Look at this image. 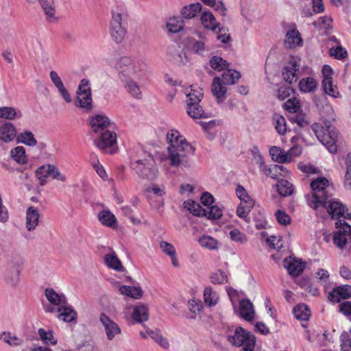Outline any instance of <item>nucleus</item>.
Segmentation results:
<instances>
[{
  "label": "nucleus",
  "mask_w": 351,
  "mask_h": 351,
  "mask_svg": "<svg viewBox=\"0 0 351 351\" xmlns=\"http://www.w3.org/2000/svg\"><path fill=\"white\" fill-rule=\"evenodd\" d=\"M322 208L327 210L332 218L339 219L341 217L345 219L351 218V215L348 213V210L345 206L339 199H333L332 197L327 199L326 206Z\"/></svg>",
  "instance_id": "11"
},
{
  "label": "nucleus",
  "mask_w": 351,
  "mask_h": 351,
  "mask_svg": "<svg viewBox=\"0 0 351 351\" xmlns=\"http://www.w3.org/2000/svg\"><path fill=\"white\" fill-rule=\"evenodd\" d=\"M302 44V39L300 34L295 28L290 29L287 32L285 45L287 48L293 49Z\"/></svg>",
  "instance_id": "19"
},
{
  "label": "nucleus",
  "mask_w": 351,
  "mask_h": 351,
  "mask_svg": "<svg viewBox=\"0 0 351 351\" xmlns=\"http://www.w3.org/2000/svg\"><path fill=\"white\" fill-rule=\"evenodd\" d=\"M311 197L308 199V205L314 210L319 207H326L327 199L332 196V189L329 186L328 180L324 177H319L311 183Z\"/></svg>",
  "instance_id": "3"
},
{
  "label": "nucleus",
  "mask_w": 351,
  "mask_h": 351,
  "mask_svg": "<svg viewBox=\"0 0 351 351\" xmlns=\"http://www.w3.org/2000/svg\"><path fill=\"white\" fill-rule=\"evenodd\" d=\"M47 22L53 23L58 20L56 16V5L53 0H38Z\"/></svg>",
  "instance_id": "16"
},
{
  "label": "nucleus",
  "mask_w": 351,
  "mask_h": 351,
  "mask_svg": "<svg viewBox=\"0 0 351 351\" xmlns=\"http://www.w3.org/2000/svg\"><path fill=\"white\" fill-rule=\"evenodd\" d=\"M204 216L210 219H219L222 216V210L217 206H212L206 209V215Z\"/></svg>",
  "instance_id": "56"
},
{
  "label": "nucleus",
  "mask_w": 351,
  "mask_h": 351,
  "mask_svg": "<svg viewBox=\"0 0 351 351\" xmlns=\"http://www.w3.org/2000/svg\"><path fill=\"white\" fill-rule=\"evenodd\" d=\"M147 333L160 347L164 349L169 348V344L168 340L161 335L159 330H152L147 329Z\"/></svg>",
  "instance_id": "40"
},
{
  "label": "nucleus",
  "mask_w": 351,
  "mask_h": 351,
  "mask_svg": "<svg viewBox=\"0 0 351 351\" xmlns=\"http://www.w3.org/2000/svg\"><path fill=\"white\" fill-rule=\"evenodd\" d=\"M202 8L200 3H191L184 6L181 10V15L183 18L191 19L197 16Z\"/></svg>",
  "instance_id": "29"
},
{
  "label": "nucleus",
  "mask_w": 351,
  "mask_h": 351,
  "mask_svg": "<svg viewBox=\"0 0 351 351\" xmlns=\"http://www.w3.org/2000/svg\"><path fill=\"white\" fill-rule=\"evenodd\" d=\"M111 122L109 118L103 114H96L90 120V125L94 133L101 134L102 132L109 130L111 127Z\"/></svg>",
  "instance_id": "13"
},
{
  "label": "nucleus",
  "mask_w": 351,
  "mask_h": 351,
  "mask_svg": "<svg viewBox=\"0 0 351 351\" xmlns=\"http://www.w3.org/2000/svg\"><path fill=\"white\" fill-rule=\"evenodd\" d=\"M339 311L351 322V301H344L339 305Z\"/></svg>",
  "instance_id": "62"
},
{
  "label": "nucleus",
  "mask_w": 351,
  "mask_h": 351,
  "mask_svg": "<svg viewBox=\"0 0 351 351\" xmlns=\"http://www.w3.org/2000/svg\"><path fill=\"white\" fill-rule=\"evenodd\" d=\"M11 157L18 163L24 164L27 161L25 149L22 146H18L11 151Z\"/></svg>",
  "instance_id": "48"
},
{
  "label": "nucleus",
  "mask_w": 351,
  "mask_h": 351,
  "mask_svg": "<svg viewBox=\"0 0 351 351\" xmlns=\"http://www.w3.org/2000/svg\"><path fill=\"white\" fill-rule=\"evenodd\" d=\"M269 154L272 159L278 163L290 162V159L287 158V152L279 147L272 146L269 149Z\"/></svg>",
  "instance_id": "31"
},
{
  "label": "nucleus",
  "mask_w": 351,
  "mask_h": 351,
  "mask_svg": "<svg viewBox=\"0 0 351 351\" xmlns=\"http://www.w3.org/2000/svg\"><path fill=\"white\" fill-rule=\"evenodd\" d=\"M119 291L122 295L134 299H140L143 295V290L139 287L122 285L119 287Z\"/></svg>",
  "instance_id": "33"
},
{
  "label": "nucleus",
  "mask_w": 351,
  "mask_h": 351,
  "mask_svg": "<svg viewBox=\"0 0 351 351\" xmlns=\"http://www.w3.org/2000/svg\"><path fill=\"white\" fill-rule=\"evenodd\" d=\"M239 315L247 322L254 318V306L250 300L243 299L239 302Z\"/></svg>",
  "instance_id": "17"
},
{
  "label": "nucleus",
  "mask_w": 351,
  "mask_h": 351,
  "mask_svg": "<svg viewBox=\"0 0 351 351\" xmlns=\"http://www.w3.org/2000/svg\"><path fill=\"white\" fill-rule=\"evenodd\" d=\"M21 270L19 266L10 265L7 269L5 274L6 282L12 287H15L19 282Z\"/></svg>",
  "instance_id": "24"
},
{
  "label": "nucleus",
  "mask_w": 351,
  "mask_h": 351,
  "mask_svg": "<svg viewBox=\"0 0 351 351\" xmlns=\"http://www.w3.org/2000/svg\"><path fill=\"white\" fill-rule=\"evenodd\" d=\"M103 324L108 340H112L116 335L121 333V328L105 313H101L99 317Z\"/></svg>",
  "instance_id": "15"
},
{
  "label": "nucleus",
  "mask_w": 351,
  "mask_h": 351,
  "mask_svg": "<svg viewBox=\"0 0 351 351\" xmlns=\"http://www.w3.org/2000/svg\"><path fill=\"white\" fill-rule=\"evenodd\" d=\"M210 67L217 71H221L228 69L229 63L221 57L215 56L210 60Z\"/></svg>",
  "instance_id": "45"
},
{
  "label": "nucleus",
  "mask_w": 351,
  "mask_h": 351,
  "mask_svg": "<svg viewBox=\"0 0 351 351\" xmlns=\"http://www.w3.org/2000/svg\"><path fill=\"white\" fill-rule=\"evenodd\" d=\"M299 89L302 93H312L317 88V82L311 77H304L298 84Z\"/></svg>",
  "instance_id": "30"
},
{
  "label": "nucleus",
  "mask_w": 351,
  "mask_h": 351,
  "mask_svg": "<svg viewBox=\"0 0 351 351\" xmlns=\"http://www.w3.org/2000/svg\"><path fill=\"white\" fill-rule=\"evenodd\" d=\"M236 194L237 196L241 200V202L247 203L250 201H254L248 195L246 190L241 185H239L236 189Z\"/></svg>",
  "instance_id": "63"
},
{
  "label": "nucleus",
  "mask_w": 351,
  "mask_h": 351,
  "mask_svg": "<svg viewBox=\"0 0 351 351\" xmlns=\"http://www.w3.org/2000/svg\"><path fill=\"white\" fill-rule=\"evenodd\" d=\"M322 86L326 94L336 97L337 87L332 84V77H324Z\"/></svg>",
  "instance_id": "53"
},
{
  "label": "nucleus",
  "mask_w": 351,
  "mask_h": 351,
  "mask_svg": "<svg viewBox=\"0 0 351 351\" xmlns=\"http://www.w3.org/2000/svg\"><path fill=\"white\" fill-rule=\"evenodd\" d=\"M332 20L331 17L328 16H324L323 17H320L318 20L314 21L313 25L315 27H323L326 29H331Z\"/></svg>",
  "instance_id": "54"
},
{
  "label": "nucleus",
  "mask_w": 351,
  "mask_h": 351,
  "mask_svg": "<svg viewBox=\"0 0 351 351\" xmlns=\"http://www.w3.org/2000/svg\"><path fill=\"white\" fill-rule=\"evenodd\" d=\"M16 136V130L10 123H5L0 125V140L5 143H9L14 139Z\"/></svg>",
  "instance_id": "20"
},
{
  "label": "nucleus",
  "mask_w": 351,
  "mask_h": 351,
  "mask_svg": "<svg viewBox=\"0 0 351 351\" xmlns=\"http://www.w3.org/2000/svg\"><path fill=\"white\" fill-rule=\"evenodd\" d=\"M241 78L239 72L228 69L222 74L221 80L219 77H215L212 83L211 90L213 95L216 97L217 102L223 101L226 98L227 88L224 85H232Z\"/></svg>",
  "instance_id": "6"
},
{
  "label": "nucleus",
  "mask_w": 351,
  "mask_h": 351,
  "mask_svg": "<svg viewBox=\"0 0 351 351\" xmlns=\"http://www.w3.org/2000/svg\"><path fill=\"white\" fill-rule=\"evenodd\" d=\"M201 22L204 28L215 31L219 24L216 22L215 18L210 12L204 11L201 15Z\"/></svg>",
  "instance_id": "32"
},
{
  "label": "nucleus",
  "mask_w": 351,
  "mask_h": 351,
  "mask_svg": "<svg viewBox=\"0 0 351 351\" xmlns=\"http://www.w3.org/2000/svg\"><path fill=\"white\" fill-rule=\"evenodd\" d=\"M289 120L292 123H296L300 128H304L309 125L306 114L302 112H298L290 115Z\"/></svg>",
  "instance_id": "46"
},
{
  "label": "nucleus",
  "mask_w": 351,
  "mask_h": 351,
  "mask_svg": "<svg viewBox=\"0 0 351 351\" xmlns=\"http://www.w3.org/2000/svg\"><path fill=\"white\" fill-rule=\"evenodd\" d=\"M128 13L123 8H117L112 11V19L110 24V36L116 43H121L127 32Z\"/></svg>",
  "instance_id": "5"
},
{
  "label": "nucleus",
  "mask_w": 351,
  "mask_h": 351,
  "mask_svg": "<svg viewBox=\"0 0 351 351\" xmlns=\"http://www.w3.org/2000/svg\"><path fill=\"white\" fill-rule=\"evenodd\" d=\"M77 95L92 94L90 81L87 79H82L78 86Z\"/></svg>",
  "instance_id": "59"
},
{
  "label": "nucleus",
  "mask_w": 351,
  "mask_h": 351,
  "mask_svg": "<svg viewBox=\"0 0 351 351\" xmlns=\"http://www.w3.org/2000/svg\"><path fill=\"white\" fill-rule=\"evenodd\" d=\"M39 214L36 208L31 206L26 211V228L29 231L34 230L38 225Z\"/></svg>",
  "instance_id": "25"
},
{
  "label": "nucleus",
  "mask_w": 351,
  "mask_h": 351,
  "mask_svg": "<svg viewBox=\"0 0 351 351\" xmlns=\"http://www.w3.org/2000/svg\"><path fill=\"white\" fill-rule=\"evenodd\" d=\"M284 266L289 274L294 277L298 276L304 269V264L302 261L291 258L284 261Z\"/></svg>",
  "instance_id": "18"
},
{
  "label": "nucleus",
  "mask_w": 351,
  "mask_h": 351,
  "mask_svg": "<svg viewBox=\"0 0 351 351\" xmlns=\"http://www.w3.org/2000/svg\"><path fill=\"white\" fill-rule=\"evenodd\" d=\"M341 341V351L343 349H351V338L349 337L348 333L343 331L340 336Z\"/></svg>",
  "instance_id": "64"
},
{
  "label": "nucleus",
  "mask_w": 351,
  "mask_h": 351,
  "mask_svg": "<svg viewBox=\"0 0 351 351\" xmlns=\"http://www.w3.org/2000/svg\"><path fill=\"white\" fill-rule=\"evenodd\" d=\"M230 238L232 241L243 243L247 241V237L245 234L241 232L239 229L234 228L229 232Z\"/></svg>",
  "instance_id": "57"
},
{
  "label": "nucleus",
  "mask_w": 351,
  "mask_h": 351,
  "mask_svg": "<svg viewBox=\"0 0 351 351\" xmlns=\"http://www.w3.org/2000/svg\"><path fill=\"white\" fill-rule=\"evenodd\" d=\"M75 105L80 108L85 112L88 113L91 112L93 108L92 94L77 95Z\"/></svg>",
  "instance_id": "22"
},
{
  "label": "nucleus",
  "mask_w": 351,
  "mask_h": 351,
  "mask_svg": "<svg viewBox=\"0 0 351 351\" xmlns=\"http://www.w3.org/2000/svg\"><path fill=\"white\" fill-rule=\"evenodd\" d=\"M347 235L346 234L342 233L341 232H337L335 233L333 236V242L335 245H336L339 248H343L348 241Z\"/></svg>",
  "instance_id": "60"
},
{
  "label": "nucleus",
  "mask_w": 351,
  "mask_h": 351,
  "mask_svg": "<svg viewBox=\"0 0 351 351\" xmlns=\"http://www.w3.org/2000/svg\"><path fill=\"white\" fill-rule=\"evenodd\" d=\"M184 21L179 17L169 19L167 23V28L171 33H178L184 28Z\"/></svg>",
  "instance_id": "44"
},
{
  "label": "nucleus",
  "mask_w": 351,
  "mask_h": 351,
  "mask_svg": "<svg viewBox=\"0 0 351 351\" xmlns=\"http://www.w3.org/2000/svg\"><path fill=\"white\" fill-rule=\"evenodd\" d=\"M199 243L202 247L210 250H217L219 247L218 241L210 236L201 237L199 239Z\"/></svg>",
  "instance_id": "47"
},
{
  "label": "nucleus",
  "mask_w": 351,
  "mask_h": 351,
  "mask_svg": "<svg viewBox=\"0 0 351 351\" xmlns=\"http://www.w3.org/2000/svg\"><path fill=\"white\" fill-rule=\"evenodd\" d=\"M19 139L22 143L28 146H35L37 144V141L34 138V136L32 132L25 131L19 136Z\"/></svg>",
  "instance_id": "51"
},
{
  "label": "nucleus",
  "mask_w": 351,
  "mask_h": 351,
  "mask_svg": "<svg viewBox=\"0 0 351 351\" xmlns=\"http://www.w3.org/2000/svg\"><path fill=\"white\" fill-rule=\"evenodd\" d=\"M273 125L279 135L283 136L286 134L287 128L285 117L279 114L275 113L272 117Z\"/></svg>",
  "instance_id": "35"
},
{
  "label": "nucleus",
  "mask_w": 351,
  "mask_h": 351,
  "mask_svg": "<svg viewBox=\"0 0 351 351\" xmlns=\"http://www.w3.org/2000/svg\"><path fill=\"white\" fill-rule=\"evenodd\" d=\"M166 138L168 147H180L182 144L189 143L185 137L181 135L177 130L172 129L168 131Z\"/></svg>",
  "instance_id": "21"
},
{
  "label": "nucleus",
  "mask_w": 351,
  "mask_h": 351,
  "mask_svg": "<svg viewBox=\"0 0 351 351\" xmlns=\"http://www.w3.org/2000/svg\"><path fill=\"white\" fill-rule=\"evenodd\" d=\"M186 97L188 114L193 119L206 118L208 117L206 113L199 104L203 97L202 89H194L191 87V90L186 93Z\"/></svg>",
  "instance_id": "8"
},
{
  "label": "nucleus",
  "mask_w": 351,
  "mask_h": 351,
  "mask_svg": "<svg viewBox=\"0 0 351 351\" xmlns=\"http://www.w3.org/2000/svg\"><path fill=\"white\" fill-rule=\"evenodd\" d=\"M0 339L10 346H20L23 342L21 339L15 335H12L10 332H3L0 336Z\"/></svg>",
  "instance_id": "52"
},
{
  "label": "nucleus",
  "mask_w": 351,
  "mask_h": 351,
  "mask_svg": "<svg viewBox=\"0 0 351 351\" xmlns=\"http://www.w3.org/2000/svg\"><path fill=\"white\" fill-rule=\"evenodd\" d=\"M254 202L250 201L247 203L241 202L237 208V215L239 217L243 219L245 221L249 223L250 218L248 215L251 211L252 208L254 207Z\"/></svg>",
  "instance_id": "34"
},
{
  "label": "nucleus",
  "mask_w": 351,
  "mask_h": 351,
  "mask_svg": "<svg viewBox=\"0 0 351 351\" xmlns=\"http://www.w3.org/2000/svg\"><path fill=\"white\" fill-rule=\"evenodd\" d=\"M184 207L186 208L193 215L203 217L206 215V209L203 208L198 203L194 200H187L184 202Z\"/></svg>",
  "instance_id": "36"
},
{
  "label": "nucleus",
  "mask_w": 351,
  "mask_h": 351,
  "mask_svg": "<svg viewBox=\"0 0 351 351\" xmlns=\"http://www.w3.org/2000/svg\"><path fill=\"white\" fill-rule=\"evenodd\" d=\"M99 221L104 226L112 227L117 223L115 216L109 210H101L98 214Z\"/></svg>",
  "instance_id": "41"
},
{
  "label": "nucleus",
  "mask_w": 351,
  "mask_h": 351,
  "mask_svg": "<svg viewBox=\"0 0 351 351\" xmlns=\"http://www.w3.org/2000/svg\"><path fill=\"white\" fill-rule=\"evenodd\" d=\"M256 163L258 165L261 171H262L265 175L271 177L272 179H278L275 165L272 167H267L265 164L263 158L260 154L258 155Z\"/></svg>",
  "instance_id": "37"
},
{
  "label": "nucleus",
  "mask_w": 351,
  "mask_h": 351,
  "mask_svg": "<svg viewBox=\"0 0 351 351\" xmlns=\"http://www.w3.org/2000/svg\"><path fill=\"white\" fill-rule=\"evenodd\" d=\"M293 312L296 319L302 321L308 320L311 315L309 308L304 304H298L293 308Z\"/></svg>",
  "instance_id": "39"
},
{
  "label": "nucleus",
  "mask_w": 351,
  "mask_h": 351,
  "mask_svg": "<svg viewBox=\"0 0 351 351\" xmlns=\"http://www.w3.org/2000/svg\"><path fill=\"white\" fill-rule=\"evenodd\" d=\"M210 281L213 284L221 285L227 282L228 277L225 272L219 270L210 276Z\"/></svg>",
  "instance_id": "58"
},
{
  "label": "nucleus",
  "mask_w": 351,
  "mask_h": 351,
  "mask_svg": "<svg viewBox=\"0 0 351 351\" xmlns=\"http://www.w3.org/2000/svg\"><path fill=\"white\" fill-rule=\"evenodd\" d=\"M58 311L60 312L58 317L66 322H72L77 317V313L74 309L71 306H67V304L58 307Z\"/></svg>",
  "instance_id": "28"
},
{
  "label": "nucleus",
  "mask_w": 351,
  "mask_h": 351,
  "mask_svg": "<svg viewBox=\"0 0 351 351\" xmlns=\"http://www.w3.org/2000/svg\"><path fill=\"white\" fill-rule=\"evenodd\" d=\"M195 151V148L189 143L182 144L180 147H168L167 160L173 167L189 169L193 164L192 158Z\"/></svg>",
  "instance_id": "2"
},
{
  "label": "nucleus",
  "mask_w": 351,
  "mask_h": 351,
  "mask_svg": "<svg viewBox=\"0 0 351 351\" xmlns=\"http://www.w3.org/2000/svg\"><path fill=\"white\" fill-rule=\"evenodd\" d=\"M311 128L318 140L330 153L335 154L337 150V143L340 140L337 131L330 126H327V128L324 129L318 123H314Z\"/></svg>",
  "instance_id": "7"
},
{
  "label": "nucleus",
  "mask_w": 351,
  "mask_h": 351,
  "mask_svg": "<svg viewBox=\"0 0 351 351\" xmlns=\"http://www.w3.org/2000/svg\"><path fill=\"white\" fill-rule=\"evenodd\" d=\"M45 295L47 300L53 305L61 306L67 304V300L64 294L57 293L54 289L47 288L45 291Z\"/></svg>",
  "instance_id": "23"
},
{
  "label": "nucleus",
  "mask_w": 351,
  "mask_h": 351,
  "mask_svg": "<svg viewBox=\"0 0 351 351\" xmlns=\"http://www.w3.org/2000/svg\"><path fill=\"white\" fill-rule=\"evenodd\" d=\"M132 319L138 323H142L148 319V308L147 306L143 304L136 305L133 308L132 315Z\"/></svg>",
  "instance_id": "26"
},
{
  "label": "nucleus",
  "mask_w": 351,
  "mask_h": 351,
  "mask_svg": "<svg viewBox=\"0 0 351 351\" xmlns=\"http://www.w3.org/2000/svg\"><path fill=\"white\" fill-rule=\"evenodd\" d=\"M95 144L103 152L112 154L117 150V134L110 130L102 132L99 134V138L95 141Z\"/></svg>",
  "instance_id": "10"
},
{
  "label": "nucleus",
  "mask_w": 351,
  "mask_h": 351,
  "mask_svg": "<svg viewBox=\"0 0 351 351\" xmlns=\"http://www.w3.org/2000/svg\"><path fill=\"white\" fill-rule=\"evenodd\" d=\"M300 64L296 60H290L282 69V75L284 80L289 84L298 80Z\"/></svg>",
  "instance_id": "12"
},
{
  "label": "nucleus",
  "mask_w": 351,
  "mask_h": 351,
  "mask_svg": "<svg viewBox=\"0 0 351 351\" xmlns=\"http://www.w3.org/2000/svg\"><path fill=\"white\" fill-rule=\"evenodd\" d=\"M285 109L290 113L295 114L300 109V101L296 99H289L285 104Z\"/></svg>",
  "instance_id": "55"
},
{
  "label": "nucleus",
  "mask_w": 351,
  "mask_h": 351,
  "mask_svg": "<svg viewBox=\"0 0 351 351\" xmlns=\"http://www.w3.org/2000/svg\"><path fill=\"white\" fill-rule=\"evenodd\" d=\"M104 262L109 268L117 271H124V267L114 252L106 254L104 256Z\"/></svg>",
  "instance_id": "27"
},
{
  "label": "nucleus",
  "mask_w": 351,
  "mask_h": 351,
  "mask_svg": "<svg viewBox=\"0 0 351 351\" xmlns=\"http://www.w3.org/2000/svg\"><path fill=\"white\" fill-rule=\"evenodd\" d=\"M22 115L20 112H17L12 107H1L0 108V117L5 119H14L19 118Z\"/></svg>",
  "instance_id": "50"
},
{
  "label": "nucleus",
  "mask_w": 351,
  "mask_h": 351,
  "mask_svg": "<svg viewBox=\"0 0 351 351\" xmlns=\"http://www.w3.org/2000/svg\"><path fill=\"white\" fill-rule=\"evenodd\" d=\"M351 298V285H344L334 288L328 293V298L332 302H339L341 299Z\"/></svg>",
  "instance_id": "14"
},
{
  "label": "nucleus",
  "mask_w": 351,
  "mask_h": 351,
  "mask_svg": "<svg viewBox=\"0 0 351 351\" xmlns=\"http://www.w3.org/2000/svg\"><path fill=\"white\" fill-rule=\"evenodd\" d=\"M122 81L125 82V88L132 97L136 99L141 98V92L136 82L132 80V78L123 80Z\"/></svg>",
  "instance_id": "42"
},
{
  "label": "nucleus",
  "mask_w": 351,
  "mask_h": 351,
  "mask_svg": "<svg viewBox=\"0 0 351 351\" xmlns=\"http://www.w3.org/2000/svg\"><path fill=\"white\" fill-rule=\"evenodd\" d=\"M227 340L234 346H243V348L248 347L249 350L252 346H255L256 344L255 337L250 332L240 326L236 328L233 335L227 336Z\"/></svg>",
  "instance_id": "9"
},
{
  "label": "nucleus",
  "mask_w": 351,
  "mask_h": 351,
  "mask_svg": "<svg viewBox=\"0 0 351 351\" xmlns=\"http://www.w3.org/2000/svg\"><path fill=\"white\" fill-rule=\"evenodd\" d=\"M114 66L121 80L138 76L146 68L145 62L141 59L132 58L129 56L121 57Z\"/></svg>",
  "instance_id": "4"
},
{
  "label": "nucleus",
  "mask_w": 351,
  "mask_h": 351,
  "mask_svg": "<svg viewBox=\"0 0 351 351\" xmlns=\"http://www.w3.org/2000/svg\"><path fill=\"white\" fill-rule=\"evenodd\" d=\"M204 299L206 304L209 306H213L217 303L218 296L210 287H208L204 289Z\"/></svg>",
  "instance_id": "49"
},
{
  "label": "nucleus",
  "mask_w": 351,
  "mask_h": 351,
  "mask_svg": "<svg viewBox=\"0 0 351 351\" xmlns=\"http://www.w3.org/2000/svg\"><path fill=\"white\" fill-rule=\"evenodd\" d=\"M277 221L284 226H287L291 223V217L285 211L278 210L275 213Z\"/></svg>",
  "instance_id": "61"
},
{
  "label": "nucleus",
  "mask_w": 351,
  "mask_h": 351,
  "mask_svg": "<svg viewBox=\"0 0 351 351\" xmlns=\"http://www.w3.org/2000/svg\"><path fill=\"white\" fill-rule=\"evenodd\" d=\"M277 191L281 196L291 195L294 190L293 184L285 180H278L276 184Z\"/></svg>",
  "instance_id": "38"
},
{
  "label": "nucleus",
  "mask_w": 351,
  "mask_h": 351,
  "mask_svg": "<svg viewBox=\"0 0 351 351\" xmlns=\"http://www.w3.org/2000/svg\"><path fill=\"white\" fill-rule=\"evenodd\" d=\"M38 334L40 339L46 345H56L57 339L53 336V332L51 330H46L44 328H39Z\"/></svg>",
  "instance_id": "43"
},
{
  "label": "nucleus",
  "mask_w": 351,
  "mask_h": 351,
  "mask_svg": "<svg viewBox=\"0 0 351 351\" xmlns=\"http://www.w3.org/2000/svg\"><path fill=\"white\" fill-rule=\"evenodd\" d=\"M130 167L143 179L153 180L158 176V168L153 156L141 148H138L132 156Z\"/></svg>",
  "instance_id": "1"
}]
</instances>
